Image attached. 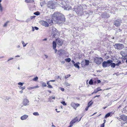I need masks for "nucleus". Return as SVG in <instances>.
Returning <instances> with one entry per match:
<instances>
[{
	"label": "nucleus",
	"mask_w": 127,
	"mask_h": 127,
	"mask_svg": "<svg viewBox=\"0 0 127 127\" xmlns=\"http://www.w3.org/2000/svg\"><path fill=\"white\" fill-rule=\"evenodd\" d=\"M56 42L57 44L60 46L62 45L63 43V41L59 39H56Z\"/></svg>",
	"instance_id": "11"
},
{
	"label": "nucleus",
	"mask_w": 127,
	"mask_h": 127,
	"mask_svg": "<svg viewBox=\"0 0 127 127\" xmlns=\"http://www.w3.org/2000/svg\"><path fill=\"white\" fill-rule=\"evenodd\" d=\"M32 27V31L33 32L34 31V27Z\"/></svg>",
	"instance_id": "54"
},
{
	"label": "nucleus",
	"mask_w": 127,
	"mask_h": 127,
	"mask_svg": "<svg viewBox=\"0 0 127 127\" xmlns=\"http://www.w3.org/2000/svg\"><path fill=\"white\" fill-rule=\"evenodd\" d=\"M61 103L64 105H66V103L64 101L61 102Z\"/></svg>",
	"instance_id": "42"
},
{
	"label": "nucleus",
	"mask_w": 127,
	"mask_h": 127,
	"mask_svg": "<svg viewBox=\"0 0 127 127\" xmlns=\"http://www.w3.org/2000/svg\"><path fill=\"white\" fill-rule=\"evenodd\" d=\"M97 82L98 83H100L101 81L100 80H97Z\"/></svg>",
	"instance_id": "56"
},
{
	"label": "nucleus",
	"mask_w": 127,
	"mask_h": 127,
	"mask_svg": "<svg viewBox=\"0 0 127 127\" xmlns=\"http://www.w3.org/2000/svg\"><path fill=\"white\" fill-rule=\"evenodd\" d=\"M114 46L116 49L119 50L122 49L124 47L123 44L120 43L116 44Z\"/></svg>",
	"instance_id": "7"
},
{
	"label": "nucleus",
	"mask_w": 127,
	"mask_h": 127,
	"mask_svg": "<svg viewBox=\"0 0 127 127\" xmlns=\"http://www.w3.org/2000/svg\"><path fill=\"white\" fill-rule=\"evenodd\" d=\"M101 90H102L99 87L98 88L95 89V91L92 93V94H93L94 93H96L98 91H101Z\"/></svg>",
	"instance_id": "18"
},
{
	"label": "nucleus",
	"mask_w": 127,
	"mask_h": 127,
	"mask_svg": "<svg viewBox=\"0 0 127 127\" xmlns=\"http://www.w3.org/2000/svg\"><path fill=\"white\" fill-rule=\"evenodd\" d=\"M85 63V62L84 61H83L82 62L81 64V65H82L83 64H84V63Z\"/></svg>",
	"instance_id": "61"
},
{
	"label": "nucleus",
	"mask_w": 127,
	"mask_h": 127,
	"mask_svg": "<svg viewBox=\"0 0 127 127\" xmlns=\"http://www.w3.org/2000/svg\"><path fill=\"white\" fill-rule=\"evenodd\" d=\"M70 74L67 75L66 76H65V79L67 78L70 77Z\"/></svg>",
	"instance_id": "44"
},
{
	"label": "nucleus",
	"mask_w": 127,
	"mask_h": 127,
	"mask_svg": "<svg viewBox=\"0 0 127 127\" xmlns=\"http://www.w3.org/2000/svg\"><path fill=\"white\" fill-rule=\"evenodd\" d=\"M101 16L102 18H108L110 16L109 14L106 12L102 13L101 14Z\"/></svg>",
	"instance_id": "12"
},
{
	"label": "nucleus",
	"mask_w": 127,
	"mask_h": 127,
	"mask_svg": "<svg viewBox=\"0 0 127 127\" xmlns=\"http://www.w3.org/2000/svg\"><path fill=\"white\" fill-rule=\"evenodd\" d=\"M28 117V116L26 115H24L21 117V119L22 120H26Z\"/></svg>",
	"instance_id": "16"
},
{
	"label": "nucleus",
	"mask_w": 127,
	"mask_h": 127,
	"mask_svg": "<svg viewBox=\"0 0 127 127\" xmlns=\"http://www.w3.org/2000/svg\"><path fill=\"white\" fill-rule=\"evenodd\" d=\"M83 8L82 6H78L76 8L75 11L76 13L79 15H81L83 14Z\"/></svg>",
	"instance_id": "4"
},
{
	"label": "nucleus",
	"mask_w": 127,
	"mask_h": 127,
	"mask_svg": "<svg viewBox=\"0 0 127 127\" xmlns=\"http://www.w3.org/2000/svg\"><path fill=\"white\" fill-rule=\"evenodd\" d=\"M71 62H72V63L73 64H75V62H74V61L72 60Z\"/></svg>",
	"instance_id": "59"
},
{
	"label": "nucleus",
	"mask_w": 127,
	"mask_h": 127,
	"mask_svg": "<svg viewBox=\"0 0 127 127\" xmlns=\"http://www.w3.org/2000/svg\"><path fill=\"white\" fill-rule=\"evenodd\" d=\"M21 89H22V90H24L25 89V87H21Z\"/></svg>",
	"instance_id": "53"
},
{
	"label": "nucleus",
	"mask_w": 127,
	"mask_h": 127,
	"mask_svg": "<svg viewBox=\"0 0 127 127\" xmlns=\"http://www.w3.org/2000/svg\"><path fill=\"white\" fill-rule=\"evenodd\" d=\"M30 19H28L26 20V22H28L30 21Z\"/></svg>",
	"instance_id": "47"
},
{
	"label": "nucleus",
	"mask_w": 127,
	"mask_h": 127,
	"mask_svg": "<svg viewBox=\"0 0 127 127\" xmlns=\"http://www.w3.org/2000/svg\"><path fill=\"white\" fill-rule=\"evenodd\" d=\"M79 104H75L74 103H72L71 104V106L74 109H76V108L79 106Z\"/></svg>",
	"instance_id": "14"
},
{
	"label": "nucleus",
	"mask_w": 127,
	"mask_h": 127,
	"mask_svg": "<svg viewBox=\"0 0 127 127\" xmlns=\"http://www.w3.org/2000/svg\"><path fill=\"white\" fill-rule=\"evenodd\" d=\"M70 125L69 127H72L73 125L72 123H71V122H70Z\"/></svg>",
	"instance_id": "51"
},
{
	"label": "nucleus",
	"mask_w": 127,
	"mask_h": 127,
	"mask_svg": "<svg viewBox=\"0 0 127 127\" xmlns=\"http://www.w3.org/2000/svg\"><path fill=\"white\" fill-rule=\"evenodd\" d=\"M60 89L63 92L64 91V89L63 88H60Z\"/></svg>",
	"instance_id": "49"
},
{
	"label": "nucleus",
	"mask_w": 127,
	"mask_h": 127,
	"mask_svg": "<svg viewBox=\"0 0 127 127\" xmlns=\"http://www.w3.org/2000/svg\"><path fill=\"white\" fill-rule=\"evenodd\" d=\"M44 56L45 57V58L46 59L48 58V56L46 55H44Z\"/></svg>",
	"instance_id": "57"
},
{
	"label": "nucleus",
	"mask_w": 127,
	"mask_h": 127,
	"mask_svg": "<svg viewBox=\"0 0 127 127\" xmlns=\"http://www.w3.org/2000/svg\"><path fill=\"white\" fill-rule=\"evenodd\" d=\"M74 65L75 67H77L78 69H79V68L80 66L78 65L76 63V64H74Z\"/></svg>",
	"instance_id": "29"
},
{
	"label": "nucleus",
	"mask_w": 127,
	"mask_h": 127,
	"mask_svg": "<svg viewBox=\"0 0 127 127\" xmlns=\"http://www.w3.org/2000/svg\"><path fill=\"white\" fill-rule=\"evenodd\" d=\"M65 60L66 62H69L71 61V59L70 58H69L67 59H65Z\"/></svg>",
	"instance_id": "28"
},
{
	"label": "nucleus",
	"mask_w": 127,
	"mask_h": 127,
	"mask_svg": "<svg viewBox=\"0 0 127 127\" xmlns=\"http://www.w3.org/2000/svg\"><path fill=\"white\" fill-rule=\"evenodd\" d=\"M2 7H0V11L2 12Z\"/></svg>",
	"instance_id": "58"
},
{
	"label": "nucleus",
	"mask_w": 127,
	"mask_h": 127,
	"mask_svg": "<svg viewBox=\"0 0 127 127\" xmlns=\"http://www.w3.org/2000/svg\"><path fill=\"white\" fill-rule=\"evenodd\" d=\"M110 64V65L111 67L114 68L115 67L116 64L115 63H112Z\"/></svg>",
	"instance_id": "24"
},
{
	"label": "nucleus",
	"mask_w": 127,
	"mask_h": 127,
	"mask_svg": "<svg viewBox=\"0 0 127 127\" xmlns=\"http://www.w3.org/2000/svg\"><path fill=\"white\" fill-rule=\"evenodd\" d=\"M65 84L66 86H69L70 85V84L69 83L67 82L65 83Z\"/></svg>",
	"instance_id": "43"
},
{
	"label": "nucleus",
	"mask_w": 127,
	"mask_h": 127,
	"mask_svg": "<svg viewBox=\"0 0 127 127\" xmlns=\"http://www.w3.org/2000/svg\"><path fill=\"white\" fill-rule=\"evenodd\" d=\"M33 14L36 15H38L40 14V13L38 11H37L36 12H34Z\"/></svg>",
	"instance_id": "33"
},
{
	"label": "nucleus",
	"mask_w": 127,
	"mask_h": 127,
	"mask_svg": "<svg viewBox=\"0 0 127 127\" xmlns=\"http://www.w3.org/2000/svg\"><path fill=\"white\" fill-rule=\"evenodd\" d=\"M9 21H8L5 23L3 25V27H6L7 26L8 24L9 23Z\"/></svg>",
	"instance_id": "27"
},
{
	"label": "nucleus",
	"mask_w": 127,
	"mask_h": 127,
	"mask_svg": "<svg viewBox=\"0 0 127 127\" xmlns=\"http://www.w3.org/2000/svg\"><path fill=\"white\" fill-rule=\"evenodd\" d=\"M89 60H85V65H88L89 63Z\"/></svg>",
	"instance_id": "26"
},
{
	"label": "nucleus",
	"mask_w": 127,
	"mask_h": 127,
	"mask_svg": "<svg viewBox=\"0 0 127 127\" xmlns=\"http://www.w3.org/2000/svg\"><path fill=\"white\" fill-rule=\"evenodd\" d=\"M25 1L26 3H32L34 2V0H25Z\"/></svg>",
	"instance_id": "20"
},
{
	"label": "nucleus",
	"mask_w": 127,
	"mask_h": 127,
	"mask_svg": "<svg viewBox=\"0 0 127 127\" xmlns=\"http://www.w3.org/2000/svg\"><path fill=\"white\" fill-rule=\"evenodd\" d=\"M89 107H88V106L87 107H86V108H85V110H86V111H87L88 110V108Z\"/></svg>",
	"instance_id": "63"
},
{
	"label": "nucleus",
	"mask_w": 127,
	"mask_h": 127,
	"mask_svg": "<svg viewBox=\"0 0 127 127\" xmlns=\"http://www.w3.org/2000/svg\"><path fill=\"white\" fill-rule=\"evenodd\" d=\"M78 121V120L77 118L76 117L70 122L71 123H72L73 125L74 124Z\"/></svg>",
	"instance_id": "17"
},
{
	"label": "nucleus",
	"mask_w": 127,
	"mask_h": 127,
	"mask_svg": "<svg viewBox=\"0 0 127 127\" xmlns=\"http://www.w3.org/2000/svg\"><path fill=\"white\" fill-rule=\"evenodd\" d=\"M10 99L11 97H7L6 98L5 100L6 102H7L9 101V99Z\"/></svg>",
	"instance_id": "32"
},
{
	"label": "nucleus",
	"mask_w": 127,
	"mask_h": 127,
	"mask_svg": "<svg viewBox=\"0 0 127 127\" xmlns=\"http://www.w3.org/2000/svg\"><path fill=\"white\" fill-rule=\"evenodd\" d=\"M46 21L47 22L48 24L50 25H52L53 24V21L51 19H47L46 20Z\"/></svg>",
	"instance_id": "19"
},
{
	"label": "nucleus",
	"mask_w": 127,
	"mask_h": 127,
	"mask_svg": "<svg viewBox=\"0 0 127 127\" xmlns=\"http://www.w3.org/2000/svg\"><path fill=\"white\" fill-rule=\"evenodd\" d=\"M29 103L28 99L26 98L24 99L23 101V104L24 106L28 105L29 104Z\"/></svg>",
	"instance_id": "9"
},
{
	"label": "nucleus",
	"mask_w": 127,
	"mask_h": 127,
	"mask_svg": "<svg viewBox=\"0 0 127 127\" xmlns=\"http://www.w3.org/2000/svg\"><path fill=\"white\" fill-rule=\"evenodd\" d=\"M33 114L35 116H37L39 115V113L37 112L33 113Z\"/></svg>",
	"instance_id": "40"
},
{
	"label": "nucleus",
	"mask_w": 127,
	"mask_h": 127,
	"mask_svg": "<svg viewBox=\"0 0 127 127\" xmlns=\"http://www.w3.org/2000/svg\"><path fill=\"white\" fill-rule=\"evenodd\" d=\"M104 127V123H103L100 126V127Z\"/></svg>",
	"instance_id": "48"
},
{
	"label": "nucleus",
	"mask_w": 127,
	"mask_h": 127,
	"mask_svg": "<svg viewBox=\"0 0 127 127\" xmlns=\"http://www.w3.org/2000/svg\"><path fill=\"white\" fill-rule=\"evenodd\" d=\"M121 21L120 20L118 19L114 22V24L117 27H118L120 25Z\"/></svg>",
	"instance_id": "10"
},
{
	"label": "nucleus",
	"mask_w": 127,
	"mask_h": 127,
	"mask_svg": "<svg viewBox=\"0 0 127 127\" xmlns=\"http://www.w3.org/2000/svg\"><path fill=\"white\" fill-rule=\"evenodd\" d=\"M60 5L62 7L64 8V10H69L72 9L71 6H70L69 4H66L64 2L61 3Z\"/></svg>",
	"instance_id": "2"
},
{
	"label": "nucleus",
	"mask_w": 127,
	"mask_h": 127,
	"mask_svg": "<svg viewBox=\"0 0 127 127\" xmlns=\"http://www.w3.org/2000/svg\"><path fill=\"white\" fill-rule=\"evenodd\" d=\"M18 84L19 85H20L21 86H23V83H22L19 82L18 83Z\"/></svg>",
	"instance_id": "45"
},
{
	"label": "nucleus",
	"mask_w": 127,
	"mask_h": 127,
	"mask_svg": "<svg viewBox=\"0 0 127 127\" xmlns=\"http://www.w3.org/2000/svg\"><path fill=\"white\" fill-rule=\"evenodd\" d=\"M52 30L54 31V33L53 34V37L55 38V36L56 35H59L60 32H59L55 28H53Z\"/></svg>",
	"instance_id": "8"
},
{
	"label": "nucleus",
	"mask_w": 127,
	"mask_h": 127,
	"mask_svg": "<svg viewBox=\"0 0 127 127\" xmlns=\"http://www.w3.org/2000/svg\"><path fill=\"white\" fill-rule=\"evenodd\" d=\"M36 16H31L30 17V19H32L33 18H34Z\"/></svg>",
	"instance_id": "46"
},
{
	"label": "nucleus",
	"mask_w": 127,
	"mask_h": 127,
	"mask_svg": "<svg viewBox=\"0 0 127 127\" xmlns=\"http://www.w3.org/2000/svg\"><path fill=\"white\" fill-rule=\"evenodd\" d=\"M38 79V77H36L35 78H34L32 79V80H33L34 81H37Z\"/></svg>",
	"instance_id": "37"
},
{
	"label": "nucleus",
	"mask_w": 127,
	"mask_h": 127,
	"mask_svg": "<svg viewBox=\"0 0 127 127\" xmlns=\"http://www.w3.org/2000/svg\"><path fill=\"white\" fill-rule=\"evenodd\" d=\"M34 29L36 30H38L39 29V28L36 27H34Z\"/></svg>",
	"instance_id": "52"
},
{
	"label": "nucleus",
	"mask_w": 127,
	"mask_h": 127,
	"mask_svg": "<svg viewBox=\"0 0 127 127\" xmlns=\"http://www.w3.org/2000/svg\"><path fill=\"white\" fill-rule=\"evenodd\" d=\"M103 61V59L101 57H95L94 59V62L96 64L99 65Z\"/></svg>",
	"instance_id": "3"
},
{
	"label": "nucleus",
	"mask_w": 127,
	"mask_h": 127,
	"mask_svg": "<svg viewBox=\"0 0 127 127\" xmlns=\"http://www.w3.org/2000/svg\"><path fill=\"white\" fill-rule=\"evenodd\" d=\"M40 24H41L42 25L45 26V27H47L49 26V24L47 22L41 21H40Z\"/></svg>",
	"instance_id": "13"
},
{
	"label": "nucleus",
	"mask_w": 127,
	"mask_h": 127,
	"mask_svg": "<svg viewBox=\"0 0 127 127\" xmlns=\"http://www.w3.org/2000/svg\"><path fill=\"white\" fill-rule=\"evenodd\" d=\"M93 81L92 79H91L89 82V84L91 85L93 84Z\"/></svg>",
	"instance_id": "34"
},
{
	"label": "nucleus",
	"mask_w": 127,
	"mask_h": 127,
	"mask_svg": "<svg viewBox=\"0 0 127 127\" xmlns=\"http://www.w3.org/2000/svg\"><path fill=\"white\" fill-rule=\"evenodd\" d=\"M122 64V63L120 61H119L118 62V63H117L116 64V65L117 66H119L120 64Z\"/></svg>",
	"instance_id": "35"
},
{
	"label": "nucleus",
	"mask_w": 127,
	"mask_h": 127,
	"mask_svg": "<svg viewBox=\"0 0 127 127\" xmlns=\"http://www.w3.org/2000/svg\"><path fill=\"white\" fill-rule=\"evenodd\" d=\"M27 89L28 90L30 91L31 90L33 89V88L32 87H28L27 88Z\"/></svg>",
	"instance_id": "39"
},
{
	"label": "nucleus",
	"mask_w": 127,
	"mask_h": 127,
	"mask_svg": "<svg viewBox=\"0 0 127 127\" xmlns=\"http://www.w3.org/2000/svg\"><path fill=\"white\" fill-rule=\"evenodd\" d=\"M100 95H96L95 96V97H94V98H95L96 97H99V96H100Z\"/></svg>",
	"instance_id": "62"
},
{
	"label": "nucleus",
	"mask_w": 127,
	"mask_h": 127,
	"mask_svg": "<svg viewBox=\"0 0 127 127\" xmlns=\"http://www.w3.org/2000/svg\"><path fill=\"white\" fill-rule=\"evenodd\" d=\"M48 7L52 9L54 8L55 7V4L52 1H49L47 5Z\"/></svg>",
	"instance_id": "6"
},
{
	"label": "nucleus",
	"mask_w": 127,
	"mask_h": 127,
	"mask_svg": "<svg viewBox=\"0 0 127 127\" xmlns=\"http://www.w3.org/2000/svg\"><path fill=\"white\" fill-rule=\"evenodd\" d=\"M120 119L124 121L127 122V116L124 115H122L120 116Z\"/></svg>",
	"instance_id": "15"
},
{
	"label": "nucleus",
	"mask_w": 127,
	"mask_h": 127,
	"mask_svg": "<svg viewBox=\"0 0 127 127\" xmlns=\"http://www.w3.org/2000/svg\"><path fill=\"white\" fill-rule=\"evenodd\" d=\"M47 85H48L47 87L48 88H51V89L53 88V87L52 86H51L50 85V84L49 83V81H47Z\"/></svg>",
	"instance_id": "22"
},
{
	"label": "nucleus",
	"mask_w": 127,
	"mask_h": 127,
	"mask_svg": "<svg viewBox=\"0 0 127 127\" xmlns=\"http://www.w3.org/2000/svg\"><path fill=\"white\" fill-rule=\"evenodd\" d=\"M55 110L58 113H59L60 112V111H58L57 109H56Z\"/></svg>",
	"instance_id": "60"
},
{
	"label": "nucleus",
	"mask_w": 127,
	"mask_h": 127,
	"mask_svg": "<svg viewBox=\"0 0 127 127\" xmlns=\"http://www.w3.org/2000/svg\"><path fill=\"white\" fill-rule=\"evenodd\" d=\"M42 86L43 87H45L47 85H46V83H42Z\"/></svg>",
	"instance_id": "38"
},
{
	"label": "nucleus",
	"mask_w": 127,
	"mask_h": 127,
	"mask_svg": "<svg viewBox=\"0 0 127 127\" xmlns=\"http://www.w3.org/2000/svg\"><path fill=\"white\" fill-rule=\"evenodd\" d=\"M113 62L111 60H108L107 62L104 61L102 63V66L104 68L106 67L107 66V64H110Z\"/></svg>",
	"instance_id": "5"
},
{
	"label": "nucleus",
	"mask_w": 127,
	"mask_h": 127,
	"mask_svg": "<svg viewBox=\"0 0 127 127\" xmlns=\"http://www.w3.org/2000/svg\"><path fill=\"white\" fill-rule=\"evenodd\" d=\"M17 48H20V45H18L17 46Z\"/></svg>",
	"instance_id": "64"
},
{
	"label": "nucleus",
	"mask_w": 127,
	"mask_h": 127,
	"mask_svg": "<svg viewBox=\"0 0 127 127\" xmlns=\"http://www.w3.org/2000/svg\"><path fill=\"white\" fill-rule=\"evenodd\" d=\"M64 50H59L58 52V53L60 55V56H62V54L64 52Z\"/></svg>",
	"instance_id": "21"
},
{
	"label": "nucleus",
	"mask_w": 127,
	"mask_h": 127,
	"mask_svg": "<svg viewBox=\"0 0 127 127\" xmlns=\"http://www.w3.org/2000/svg\"><path fill=\"white\" fill-rule=\"evenodd\" d=\"M55 81V80H52L50 81H49V83H50V82H54Z\"/></svg>",
	"instance_id": "50"
},
{
	"label": "nucleus",
	"mask_w": 127,
	"mask_h": 127,
	"mask_svg": "<svg viewBox=\"0 0 127 127\" xmlns=\"http://www.w3.org/2000/svg\"><path fill=\"white\" fill-rule=\"evenodd\" d=\"M40 4L41 6H42L45 4V1H43L42 2H41V3H40Z\"/></svg>",
	"instance_id": "31"
},
{
	"label": "nucleus",
	"mask_w": 127,
	"mask_h": 127,
	"mask_svg": "<svg viewBox=\"0 0 127 127\" xmlns=\"http://www.w3.org/2000/svg\"><path fill=\"white\" fill-rule=\"evenodd\" d=\"M56 42L55 41H53V49H55L56 47Z\"/></svg>",
	"instance_id": "23"
},
{
	"label": "nucleus",
	"mask_w": 127,
	"mask_h": 127,
	"mask_svg": "<svg viewBox=\"0 0 127 127\" xmlns=\"http://www.w3.org/2000/svg\"><path fill=\"white\" fill-rule=\"evenodd\" d=\"M110 115V113H108L105 116V118H106L107 117H109Z\"/></svg>",
	"instance_id": "30"
},
{
	"label": "nucleus",
	"mask_w": 127,
	"mask_h": 127,
	"mask_svg": "<svg viewBox=\"0 0 127 127\" xmlns=\"http://www.w3.org/2000/svg\"><path fill=\"white\" fill-rule=\"evenodd\" d=\"M13 59V58H10L7 61L8 62L10 60H11L12 59Z\"/></svg>",
	"instance_id": "55"
},
{
	"label": "nucleus",
	"mask_w": 127,
	"mask_h": 127,
	"mask_svg": "<svg viewBox=\"0 0 127 127\" xmlns=\"http://www.w3.org/2000/svg\"><path fill=\"white\" fill-rule=\"evenodd\" d=\"M93 103L91 101H90L89 102L88 104V107L92 105Z\"/></svg>",
	"instance_id": "36"
},
{
	"label": "nucleus",
	"mask_w": 127,
	"mask_h": 127,
	"mask_svg": "<svg viewBox=\"0 0 127 127\" xmlns=\"http://www.w3.org/2000/svg\"><path fill=\"white\" fill-rule=\"evenodd\" d=\"M23 45V47H25L28 44V43H25L24 41H21Z\"/></svg>",
	"instance_id": "25"
},
{
	"label": "nucleus",
	"mask_w": 127,
	"mask_h": 127,
	"mask_svg": "<svg viewBox=\"0 0 127 127\" xmlns=\"http://www.w3.org/2000/svg\"><path fill=\"white\" fill-rule=\"evenodd\" d=\"M52 18L55 23L58 24L63 23L65 21V18L64 15L58 12L54 13L52 15Z\"/></svg>",
	"instance_id": "1"
},
{
	"label": "nucleus",
	"mask_w": 127,
	"mask_h": 127,
	"mask_svg": "<svg viewBox=\"0 0 127 127\" xmlns=\"http://www.w3.org/2000/svg\"><path fill=\"white\" fill-rule=\"evenodd\" d=\"M33 88V89H36L39 88V86L36 85L35 86L32 87Z\"/></svg>",
	"instance_id": "41"
}]
</instances>
